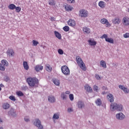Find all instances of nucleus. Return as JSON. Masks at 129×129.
<instances>
[{
  "instance_id": "obj_1",
  "label": "nucleus",
  "mask_w": 129,
  "mask_h": 129,
  "mask_svg": "<svg viewBox=\"0 0 129 129\" xmlns=\"http://www.w3.org/2000/svg\"><path fill=\"white\" fill-rule=\"evenodd\" d=\"M26 81L30 87H38L39 85V80L36 78H28Z\"/></svg>"
},
{
  "instance_id": "obj_2",
  "label": "nucleus",
  "mask_w": 129,
  "mask_h": 129,
  "mask_svg": "<svg viewBox=\"0 0 129 129\" xmlns=\"http://www.w3.org/2000/svg\"><path fill=\"white\" fill-rule=\"evenodd\" d=\"M122 105L117 104L116 103H112L110 105V110L111 111H121L122 110Z\"/></svg>"
},
{
  "instance_id": "obj_3",
  "label": "nucleus",
  "mask_w": 129,
  "mask_h": 129,
  "mask_svg": "<svg viewBox=\"0 0 129 129\" xmlns=\"http://www.w3.org/2000/svg\"><path fill=\"white\" fill-rule=\"evenodd\" d=\"M76 60L78 65L79 66V67H80L81 69L84 71H86V67L85 66V63H84L83 60H82V59H81L80 56H77L76 57Z\"/></svg>"
},
{
  "instance_id": "obj_4",
  "label": "nucleus",
  "mask_w": 129,
  "mask_h": 129,
  "mask_svg": "<svg viewBox=\"0 0 129 129\" xmlns=\"http://www.w3.org/2000/svg\"><path fill=\"white\" fill-rule=\"evenodd\" d=\"M79 15L81 18H87V17H88L89 15V13L87 10L81 9L79 12Z\"/></svg>"
},
{
  "instance_id": "obj_5",
  "label": "nucleus",
  "mask_w": 129,
  "mask_h": 129,
  "mask_svg": "<svg viewBox=\"0 0 129 129\" xmlns=\"http://www.w3.org/2000/svg\"><path fill=\"white\" fill-rule=\"evenodd\" d=\"M61 72L63 74L66 75V76H68L70 75V70H69V68L67 66H63L61 67Z\"/></svg>"
},
{
  "instance_id": "obj_6",
  "label": "nucleus",
  "mask_w": 129,
  "mask_h": 129,
  "mask_svg": "<svg viewBox=\"0 0 129 129\" xmlns=\"http://www.w3.org/2000/svg\"><path fill=\"white\" fill-rule=\"evenodd\" d=\"M33 124L38 127V129H44V127L41 124V121L39 119H35Z\"/></svg>"
},
{
  "instance_id": "obj_7",
  "label": "nucleus",
  "mask_w": 129,
  "mask_h": 129,
  "mask_svg": "<svg viewBox=\"0 0 129 129\" xmlns=\"http://www.w3.org/2000/svg\"><path fill=\"white\" fill-rule=\"evenodd\" d=\"M116 119L118 120H123L124 118H125V115L122 112L118 113L115 115Z\"/></svg>"
},
{
  "instance_id": "obj_8",
  "label": "nucleus",
  "mask_w": 129,
  "mask_h": 129,
  "mask_svg": "<svg viewBox=\"0 0 129 129\" xmlns=\"http://www.w3.org/2000/svg\"><path fill=\"white\" fill-rule=\"evenodd\" d=\"M100 22L101 24H102L103 25H105L107 28H108L111 26L110 23H109V22H108V20H107V19L105 18H102V19H101Z\"/></svg>"
},
{
  "instance_id": "obj_9",
  "label": "nucleus",
  "mask_w": 129,
  "mask_h": 129,
  "mask_svg": "<svg viewBox=\"0 0 129 129\" xmlns=\"http://www.w3.org/2000/svg\"><path fill=\"white\" fill-rule=\"evenodd\" d=\"M122 22L123 26L127 27L129 25V18L127 17H123Z\"/></svg>"
},
{
  "instance_id": "obj_10",
  "label": "nucleus",
  "mask_w": 129,
  "mask_h": 129,
  "mask_svg": "<svg viewBox=\"0 0 129 129\" xmlns=\"http://www.w3.org/2000/svg\"><path fill=\"white\" fill-rule=\"evenodd\" d=\"M121 20L119 17H115L112 20V23L114 25H119L120 24Z\"/></svg>"
},
{
  "instance_id": "obj_11",
  "label": "nucleus",
  "mask_w": 129,
  "mask_h": 129,
  "mask_svg": "<svg viewBox=\"0 0 129 129\" xmlns=\"http://www.w3.org/2000/svg\"><path fill=\"white\" fill-rule=\"evenodd\" d=\"M68 24L69 26H71V27H75V26H76V22H75V20L73 19H70L68 21Z\"/></svg>"
},
{
  "instance_id": "obj_12",
  "label": "nucleus",
  "mask_w": 129,
  "mask_h": 129,
  "mask_svg": "<svg viewBox=\"0 0 129 129\" xmlns=\"http://www.w3.org/2000/svg\"><path fill=\"white\" fill-rule=\"evenodd\" d=\"M88 42L90 46H96V44H97L94 39H90L88 40Z\"/></svg>"
},
{
  "instance_id": "obj_13",
  "label": "nucleus",
  "mask_w": 129,
  "mask_h": 129,
  "mask_svg": "<svg viewBox=\"0 0 129 129\" xmlns=\"http://www.w3.org/2000/svg\"><path fill=\"white\" fill-rule=\"evenodd\" d=\"M119 88L123 90L124 93H129V90L123 85H119Z\"/></svg>"
},
{
  "instance_id": "obj_14",
  "label": "nucleus",
  "mask_w": 129,
  "mask_h": 129,
  "mask_svg": "<svg viewBox=\"0 0 129 129\" xmlns=\"http://www.w3.org/2000/svg\"><path fill=\"white\" fill-rule=\"evenodd\" d=\"M77 106L78 108H81V109L85 107V104H84V103L81 101H80L78 102Z\"/></svg>"
},
{
  "instance_id": "obj_15",
  "label": "nucleus",
  "mask_w": 129,
  "mask_h": 129,
  "mask_svg": "<svg viewBox=\"0 0 129 129\" xmlns=\"http://www.w3.org/2000/svg\"><path fill=\"white\" fill-rule=\"evenodd\" d=\"M98 6L101 9H104L106 6V4L103 1H100L98 3Z\"/></svg>"
},
{
  "instance_id": "obj_16",
  "label": "nucleus",
  "mask_w": 129,
  "mask_h": 129,
  "mask_svg": "<svg viewBox=\"0 0 129 129\" xmlns=\"http://www.w3.org/2000/svg\"><path fill=\"white\" fill-rule=\"evenodd\" d=\"M35 70L37 72H39V71L43 70V66H42L41 64H37L35 67Z\"/></svg>"
},
{
  "instance_id": "obj_17",
  "label": "nucleus",
  "mask_w": 129,
  "mask_h": 129,
  "mask_svg": "<svg viewBox=\"0 0 129 129\" xmlns=\"http://www.w3.org/2000/svg\"><path fill=\"white\" fill-rule=\"evenodd\" d=\"M7 55H9L10 57L14 56L15 55V52L12 49H10L7 51Z\"/></svg>"
},
{
  "instance_id": "obj_18",
  "label": "nucleus",
  "mask_w": 129,
  "mask_h": 129,
  "mask_svg": "<svg viewBox=\"0 0 129 129\" xmlns=\"http://www.w3.org/2000/svg\"><path fill=\"white\" fill-rule=\"evenodd\" d=\"M107 98L110 102H113V101H114V100L113 99V95L111 94H109L107 96Z\"/></svg>"
},
{
  "instance_id": "obj_19",
  "label": "nucleus",
  "mask_w": 129,
  "mask_h": 129,
  "mask_svg": "<svg viewBox=\"0 0 129 129\" xmlns=\"http://www.w3.org/2000/svg\"><path fill=\"white\" fill-rule=\"evenodd\" d=\"M48 100L49 102H51V103H53L56 101V99L55 98V97L53 96H49L48 97Z\"/></svg>"
},
{
  "instance_id": "obj_20",
  "label": "nucleus",
  "mask_w": 129,
  "mask_h": 129,
  "mask_svg": "<svg viewBox=\"0 0 129 129\" xmlns=\"http://www.w3.org/2000/svg\"><path fill=\"white\" fill-rule=\"evenodd\" d=\"M65 9L67 12H71L73 10V7L70 5H67L65 6Z\"/></svg>"
},
{
  "instance_id": "obj_21",
  "label": "nucleus",
  "mask_w": 129,
  "mask_h": 129,
  "mask_svg": "<svg viewBox=\"0 0 129 129\" xmlns=\"http://www.w3.org/2000/svg\"><path fill=\"white\" fill-rule=\"evenodd\" d=\"M83 31L85 33V34H90V29L87 28L86 27H84L83 28Z\"/></svg>"
},
{
  "instance_id": "obj_22",
  "label": "nucleus",
  "mask_w": 129,
  "mask_h": 129,
  "mask_svg": "<svg viewBox=\"0 0 129 129\" xmlns=\"http://www.w3.org/2000/svg\"><path fill=\"white\" fill-rule=\"evenodd\" d=\"M85 89L88 91V92H92V88L88 85H86L85 86Z\"/></svg>"
},
{
  "instance_id": "obj_23",
  "label": "nucleus",
  "mask_w": 129,
  "mask_h": 129,
  "mask_svg": "<svg viewBox=\"0 0 129 129\" xmlns=\"http://www.w3.org/2000/svg\"><path fill=\"white\" fill-rule=\"evenodd\" d=\"M100 65L103 68H106V62L104 60H101L100 61Z\"/></svg>"
},
{
  "instance_id": "obj_24",
  "label": "nucleus",
  "mask_w": 129,
  "mask_h": 129,
  "mask_svg": "<svg viewBox=\"0 0 129 129\" xmlns=\"http://www.w3.org/2000/svg\"><path fill=\"white\" fill-rule=\"evenodd\" d=\"M60 97L61 98L63 99V100H66V99H67V98L68 97V96H67V95L64 92H62L61 94Z\"/></svg>"
},
{
  "instance_id": "obj_25",
  "label": "nucleus",
  "mask_w": 129,
  "mask_h": 129,
  "mask_svg": "<svg viewBox=\"0 0 129 129\" xmlns=\"http://www.w3.org/2000/svg\"><path fill=\"white\" fill-rule=\"evenodd\" d=\"M59 116H60V113L57 112L53 114L52 118L53 119H59Z\"/></svg>"
},
{
  "instance_id": "obj_26",
  "label": "nucleus",
  "mask_w": 129,
  "mask_h": 129,
  "mask_svg": "<svg viewBox=\"0 0 129 129\" xmlns=\"http://www.w3.org/2000/svg\"><path fill=\"white\" fill-rule=\"evenodd\" d=\"M1 62L2 65H3L4 67L6 66V67H8V66H9V62H8L7 60L3 59Z\"/></svg>"
},
{
  "instance_id": "obj_27",
  "label": "nucleus",
  "mask_w": 129,
  "mask_h": 129,
  "mask_svg": "<svg viewBox=\"0 0 129 129\" xmlns=\"http://www.w3.org/2000/svg\"><path fill=\"white\" fill-rule=\"evenodd\" d=\"M23 67L25 70H29V65L27 61L23 62Z\"/></svg>"
},
{
  "instance_id": "obj_28",
  "label": "nucleus",
  "mask_w": 129,
  "mask_h": 129,
  "mask_svg": "<svg viewBox=\"0 0 129 129\" xmlns=\"http://www.w3.org/2000/svg\"><path fill=\"white\" fill-rule=\"evenodd\" d=\"M45 69L48 72H51V71H52V67H51V66L49 64H46L45 66Z\"/></svg>"
},
{
  "instance_id": "obj_29",
  "label": "nucleus",
  "mask_w": 129,
  "mask_h": 129,
  "mask_svg": "<svg viewBox=\"0 0 129 129\" xmlns=\"http://www.w3.org/2000/svg\"><path fill=\"white\" fill-rule=\"evenodd\" d=\"M3 107L4 109H8L10 108V104L8 103H5L3 104Z\"/></svg>"
},
{
  "instance_id": "obj_30",
  "label": "nucleus",
  "mask_w": 129,
  "mask_h": 129,
  "mask_svg": "<svg viewBox=\"0 0 129 129\" xmlns=\"http://www.w3.org/2000/svg\"><path fill=\"white\" fill-rule=\"evenodd\" d=\"M106 42H108V43H110L111 44H113L114 40L112 38H107L106 39Z\"/></svg>"
},
{
  "instance_id": "obj_31",
  "label": "nucleus",
  "mask_w": 129,
  "mask_h": 129,
  "mask_svg": "<svg viewBox=\"0 0 129 129\" xmlns=\"http://www.w3.org/2000/svg\"><path fill=\"white\" fill-rule=\"evenodd\" d=\"M54 34L56 38H57V39H61V38H62V37L61 36V34L57 31H54Z\"/></svg>"
},
{
  "instance_id": "obj_32",
  "label": "nucleus",
  "mask_w": 129,
  "mask_h": 129,
  "mask_svg": "<svg viewBox=\"0 0 129 129\" xmlns=\"http://www.w3.org/2000/svg\"><path fill=\"white\" fill-rule=\"evenodd\" d=\"M53 82L56 86H60V81L59 80H54Z\"/></svg>"
},
{
  "instance_id": "obj_33",
  "label": "nucleus",
  "mask_w": 129,
  "mask_h": 129,
  "mask_svg": "<svg viewBox=\"0 0 129 129\" xmlns=\"http://www.w3.org/2000/svg\"><path fill=\"white\" fill-rule=\"evenodd\" d=\"M48 3L50 6H55L56 5V2L54 0H49Z\"/></svg>"
},
{
  "instance_id": "obj_34",
  "label": "nucleus",
  "mask_w": 129,
  "mask_h": 129,
  "mask_svg": "<svg viewBox=\"0 0 129 129\" xmlns=\"http://www.w3.org/2000/svg\"><path fill=\"white\" fill-rule=\"evenodd\" d=\"M8 8L10 10H15V9H16V5L14 4H11L9 6Z\"/></svg>"
},
{
  "instance_id": "obj_35",
  "label": "nucleus",
  "mask_w": 129,
  "mask_h": 129,
  "mask_svg": "<svg viewBox=\"0 0 129 129\" xmlns=\"http://www.w3.org/2000/svg\"><path fill=\"white\" fill-rule=\"evenodd\" d=\"M69 98L71 101H73L74 100V95L73 94H70Z\"/></svg>"
},
{
  "instance_id": "obj_36",
  "label": "nucleus",
  "mask_w": 129,
  "mask_h": 129,
  "mask_svg": "<svg viewBox=\"0 0 129 129\" xmlns=\"http://www.w3.org/2000/svg\"><path fill=\"white\" fill-rule=\"evenodd\" d=\"M96 104L99 106L101 104V100H100V99H98L96 100Z\"/></svg>"
},
{
  "instance_id": "obj_37",
  "label": "nucleus",
  "mask_w": 129,
  "mask_h": 129,
  "mask_svg": "<svg viewBox=\"0 0 129 129\" xmlns=\"http://www.w3.org/2000/svg\"><path fill=\"white\" fill-rule=\"evenodd\" d=\"M16 94L18 96H24V94L21 91L17 92Z\"/></svg>"
},
{
  "instance_id": "obj_38",
  "label": "nucleus",
  "mask_w": 129,
  "mask_h": 129,
  "mask_svg": "<svg viewBox=\"0 0 129 129\" xmlns=\"http://www.w3.org/2000/svg\"><path fill=\"white\" fill-rule=\"evenodd\" d=\"M33 46H37L39 44V42L36 40H33L32 41Z\"/></svg>"
},
{
  "instance_id": "obj_39",
  "label": "nucleus",
  "mask_w": 129,
  "mask_h": 129,
  "mask_svg": "<svg viewBox=\"0 0 129 129\" xmlns=\"http://www.w3.org/2000/svg\"><path fill=\"white\" fill-rule=\"evenodd\" d=\"M69 26H64L63 28V30L64 31V32H68L69 31Z\"/></svg>"
},
{
  "instance_id": "obj_40",
  "label": "nucleus",
  "mask_w": 129,
  "mask_h": 129,
  "mask_svg": "<svg viewBox=\"0 0 129 129\" xmlns=\"http://www.w3.org/2000/svg\"><path fill=\"white\" fill-rule=\"evenodd\" d=\"M0 70H1V71H5V70H6L5 66H3L2 64H0Z\"/></svg>"
},
{
  "instance_id": "obj_41",
  "label": "nucleus",
  "mask_w": 129,
  "mask_h": 129,
  "mask_svg": "<svg viewBox=\"0 0 129 129\" xmlns=\"http://www.w3.org/2000/svg\"><path fill=\"white\" fill-rule=\"evenodd\" d=\"M58 53L59 55H63V54H64V51L61 49H59L58 50Z\"/></svg>"
},
{
  "instance_id": "obj_42",
  "label": "nucleus",
  "mask_w": 129,
  "mask_h": 129,
  "mask_svg": "<svg viewBox=\"0 0 129 129\" xmlns=\"http://www.w3.org/2000/svg\"><path fill=\"white\" fill-rule=\"evenodd\" d=\"M108 37H107V35L106 34H103L102 36H101V39H105V41H106V39H107Z\"/></svg>"
},
{
  "instance_id": "obj_43",
  "label": "nucleus",
  "mask_w": 129,
  "mask_h": 129,
  "mask_svg": "<svg viewBox=\"0 0 129 129\" xmlns=\"http://www.w3.org/2000/svg\"><path fill=\"white\" fill-rule=\"evenodd\" d=\"M95 78L97 80H101V77L99 76L98 74H95Z\"/></svg>"
},
{
  "instance_id": "obj_44",
  "label": "nucleus",
  "mask_w": 129,
  "mask_h": 129,
  "mask_svg": "<svg viewBox=\"0 0 129 129\" xmlns=\"http://www.w3.org/2000/svg\"><path fill=\"white\" fill-rule=\"evenodd\" d=\"M93 90L94 91H96V92H98V87L96 85H94Z\"/></svg>"
},
{
  "instance_id": "obj_45",
  "label": "nucleus",
  "mask_w": 129,
  "mask_h": 129,
  "mask_svg": "<svg viewBox=\"0 0 129 129\" xmlns=\"http://www.w3.org/2000/svg\"><path fill=\"white\" fill-rule=\"evenodd\" d=\"M9 99H11V100H13V101H16V97L14 96H10L9 97Z\"/></svg>"
},
{
  "instance_id": "obj_46",
  "label": "nucleus",
  "mask_w": 129,
  "mask_h": 129,
  "mask_svg": "<svg viewBox=\"0 0 129 129\" xmlns=\"http://www.w3.org/2000/svg\"><path fill=\"white\" fill-rule=\"evenodd\" d=\"M24 120L26 122H29V121H30V118H29V116H25L24 117Z\"/></svg>"
},
{
  "instance_id": "obj_47",
  "label": "nucleus",
  "mask_w": 129,
  "mask_h": 129,
  "mask_svg": "<svg viewBox=\"0 0 129 129\" xmlns=\"http://www.w3.org/2000/svg\"><path fill=\"white\" fill-rule=\"evenodd\" d=\"M16 11L17 13H20L21 12V7H16L15 8Z\"/></svg>"
},
{
  "instance_id": "obj_48",
  "label": "nucleus",
  "mask_w": 129,
  "mask_h": 129,
  "mask_svg": "<svg viewBox=\"0 0 129 129\" xmlns=\"http://www.w3.org/2000/svg\"><path fill=\"white\" fill-rule=\"evenodd\" d=\"M68 3L69 4H74L75 3V0H67Z\"/></svg>"
},
{
  "instance_id": "obj_49",
  "label": "nucleus",
  "mask_w": 129,
  "mask_h": 129,
  "mask_svg": "<svg viewBox=\"0 0 129 129\" xmlns=\"http://www.w3.org/2000/svg\"><path fill=\"white\" fill-rule=\"evenodd\" d=\"M124 38H129V33H126L123 35Z\"/></svg>"
},
{
  "instance_id": "obj_50",
  "label": "nucleus",
  "mask_w": 129,
  "mask_h": 129,
  "mask_svg": "<svg viewBox=\"0 0 129 129\" xmlns=\"http://www.w3.org/2000/svg\"><path fill=\"white\" fill-rule=\"evenodd\" d=\"M68 112H72L73 111V109L72 108H69L68 109Z\"/></svg>"
},
{
  "instance_id": "obj_51",
  "label": "nucleus",
  "mask_w": 129,
  "mask_h": 129,
  "mask_svg": "<svg viewBox=\"0 0 129 129\" xmlns=\"http://www.w3.org/2000/svg\"><path fill=\"white\" fill-rule=\"evenodd\" d=\"M66 95L68 94H70V93H71V92H70V91H67L65 92H64Z\"/></svg>"
},
{
  "instance_id": "obj_52",
  "label": "nucleus",
  "mask_w": 129,
  "mask_h": 129,
  "mask_svg": "<svg viewBox=\"0 0 129 129\" xmlns=\"http://www.w3.org/2000/svg\"><path fill=\"white\" fill-rule=\"evenodd\" d=\"M102 88L103 90H107V87H106V86H103Z\"/></svg>"
},
{
  "instance_id": "obj_53",
  "label": "nucleus",
  "mask_w": 129,
  "mask_h": 129,
  "mask_svg": "<svg viewBox=\"0 0 129 129\" xmlns=\"http://www.w3.org/2000/svg\"><path fill=\"white\" fill-rule=\"evenodd\" d=\"M50 20H51V21H52V22H53V21H55V18H51Z\"/></svg>"
},
{
  "instance_id": "obj_54",
  "label": "nucleus",
  "mask_w": 129,
  "mask_h": 129,
  "mask_svg": "<svg viewBox=\"0 0 129 129\" xmlns=\"http://www.w3.org/2000/svg\"><path fill=\"white\" fill-rule=\"evenodd\" d=\"M0 87H4V85H3V84H1L0 85Z\"/></svg>"
},
{
  "instance_id": "obj_55",
  "label": "nucleus",
  "mask_w": 129,
  "mask_h": 129,
  "mask_svg": "<svg viewBox=\"0 0 129 129\" xmlns=\"http://www.w3.org/2000/svg\"><path fill=\"white\" fill-rule=\"evenodd\" d=\"M105 2H106V3H107V2H109V0H104Z\"/></svg>"
},
{
  "instance_id": "obj_56",
  "label": "nucleus",
  "mask_w": 129,
  "mask_h": 129,
  "mask_svg": "<svg viewBox=\"0 0 129 129\" xmlns=\"http://www.w3.org/2000/svg\"><path fill=\"white\" fill-rule=\"evenodd\" d=\"M102 94H105V92H102Z\"/></svg>"
},
{
  "instance_id": "obj_57",
  "label": "nucleus",
  "mask_w": 129,
  "mask_h": 129,
  "mask_svg": "<svg viewBox=\"0 0 129 129\" xmlns=\"http://www.w3.org/2000/svg\"><path fill=\"white\" fill-rule=\"evenodd\" d=\"M2 119H1V118H0V122H2Z\"/></svg>"
},
{
  "instance_id": "obj_58",
  "label": "nucleus",
  "mask_w": 129,
  "mask_h": 129,
  "mask_svg": "<svg viewBox=\"0 0 129 129\" xmlns=\"http://www.w3.org/2000/svg\"><path fill=\"white\" fill-rule=\"evenodd\" d=\"M2 91V88L0 87V91Z\"/></svg>"
},
{
  "instance_id": "obj_59",
  "label": "nucleus",
  "mask_w": 129,
  "mask_h": 129,
  "mask_svg": "<svg viewBox=\"0 0 129 129\" xmlns=\"http://www.w3.org/2000/svg\"><path fill=\"white\" fill-rule=\"evenodd\" d=\"M128 12L129 13V8L128 9Z\"/></svg>"
},
{
  "instance_id": "obj_60",
  "label": "nucleus",
  "mask_w": 129,
  "mask_h": 129,
  "mask_svg": "<svg viewBox=\"0 0 129 129\" xmlns=\"http://www.w3.org/2000/svg\"><path fill=\"white\" fill-rule=\"evenodd\" d=\"M1 129H4V128H3V127H1Z\"/></svg>"
}]
</instances>
